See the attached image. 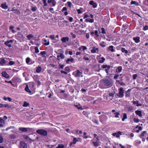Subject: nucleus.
<instances>
[{
  "instance_id": "30",
  "label": "nucleus",
  "mask_w": 148,
  "mask_h": 148,
  "mask_svg": "<svg viewBox=\"0 0 148 148\" xmlns=\"http://www.w3.org/2000/svg\"><path fill=\"white\" fill-rule=\"evenodd\" d=\"M27 38L29 40H30L31 38H34V36L33 35L30 34L27 35Z\"/></svg>"
},
{
  "instance_id": "60",
  "label": "nucleus",
  "mask_w": 148,
  "mask_h": 148,
  "mask_svg": "<svg viewBox=\"0 0 148 148\" xmlns=\"http://www.w3.org/2000/svg\"><path fill=\"white\" fill-rule=\"evenodd\" d=\"M71 36H72V37L73 38H76V35L73 34V33H71Z\"/></svg>"
},
{
  "instance_id": "6",
  "label": "nucleus",
  "mask_w": 148,
  "mask_h": 148,
  "mask_svg": "<svg viewBox=\"0 0 148 148\" xmlns=\"http://www.w3.org/2000/svg\"><path fill=\"white\" fill-rule=\"evenodd\" d=\"M13 40H8L5 42L4 44L8 47H11V44L13 42Z\"/></svg>"
},
{
  "instance_id": "11",
  "label": "nucleus",
  "mask_w": 148,
  "mask_h": 148,
  "mask_svg": "<svg viewBox=\"0 0 148 148\" xmlns=\"http://www.w3.org/2000/svg\"><path fill=\"white\" fill-rule=\"evenodd\" d=\"M64 56L63 54L62 53H60V55H57V59L59 60L61 59H63L64 58Z\"/></svg>"
},
{
  "instance_id": "55",
  "label": "nucleus",
  "mask_w": 148,
  "mask_h": 148,
  "mask_svg": "<svg viewBox=\"0 0 148 148\" xmlns=\"http://www.w3.org/2000/svg\"><path fill=\"white\" fill-rule=\"evenodd\" d=\"M15 12L18 14H21L20 12L17 9H16L15 10Z\"/></svg>"
},
{
  "instance_id": "18",
  "label": "nucleus",
  "mask_w": 148,
  "mask_h": 148,
  "mask_svg": "<svg viewBox=\"0 0 148 148\" xmlns=\"http://www.w3.org/2000/svg\"><path fill=\"white\" fill-rule=\"evenodd\" d=\"M99 49L98 48H96L93 47L92 49L91 50V52L92 53H96L97 51L98 52Z\"/></svg>"
},
{
  "instance_id": "63",
  "label": "nucleus",
  "mask_w": 148,
  "mask_h": 148,
  "mask_svg": "<svg viewBox=\"0 0 148 148\" xmlns=\"http://www.w3.org/2000/svg\"><path fill=\"white\" fill-rule=\"evenodd\" d=\"M3 140V138L2 137L0 136V143H1Z\"/></svg>"
},
{
  "instance_id": "52",
  "label": "nucleus",
  "mask_w": 148,
  "mask_h": 148,
  "mask_svg": "<svg viewBox=\"0 0 148 148\" xmlns=\"http://www.w3.org/2000/svg\"><path fill=\"white\" fill-rule=\"evenodd\" d=\"M30 59L29 58H27L26 59V62L27 64L30 61Z\"/></svg>"
},
{
  "instance_id": "12",
  "label": "nucleus",
  "mask_w": 148,
  "mask_h": 148,
  "mask_svg": "<svg viewBox=\"0 0 148 148\" xmlns=\"http://www.w3.org/2000/svg\"><path fill=\"white\" fill-rule=\"evenodd\" d=\"M121 132L120 131H118L113 134L112 135L114 136H116V138H119L120 135L121 134Z\"/></svg>"
},
{
  "instance_id": "13",
  "label": "nucleus",
  "mask_w": 148,
  "mask_h": 148,
  "mask_svg": "<svg viewBox=\"0 0 148 148\" xmlns=\"http://www.w3.org/2000/svg\"><path fill=\"white\" fill-rule=\"evenodd\" d=\"M2 76L7 78H9L10 76L5 71H3L2 73Z\"/></svg>"
},
{
  "instance_id": "24",
  "label": "nucleus",
  "mask_w": 148,
  "mask_h": 148,
  "mask_svg": "<svg viewBox=\"0 0 148 148\" xmlns=\"http://www.w3.org/2000/svg\"><path fill=\"white\" fill-rule=\"evenodd\" d=\"M122 70V67L121 66H119L117 69H116V71L118 73L121 72Z\"/></svg>"
},
{
  "instance_id": "23",
  "label": "nucleus",
  "mask_w": 148,
  "mask_h": 148,
  "mask_svg": "<svg viewBox=\"0 0 148 148\" xmlns=\"http://www.w3.org/2000/svg\"><path fill=\"white\" fill-rule=\"evenodd\" d=\"M1 7L3 9H6L8 8V6L6 5V3L2 4H1Z\"/></svg>"
},
{
  "instance_id": "32",
  "label": "nucleus",
  "mask_w": 148,
  "mask_h": 148,
  "mask_svg": "<svg viewBox=\"0 0 148 148\" xmlns=\"http://www.w3.org/2000/svg\"><path fill=\"white\" fill-rule=\"evenodd\" d=\"M25 90L29 93H31V91L29 89L28 86L27 85L26 86V87L25 88Z\"/></svg>"
},
{
  "instance_id": "43",
  "label": "nucleus",
  "mask_w": 148,
  "mask_h": 148,
  "mask_svg": "<svg viewBox=\"0 0 148 148\" xmlns=\"http://www.w3.org/2000/svg\"><path fill=\"white\" fill-rule=\"evenodd\" d=\"M110 67H111V66H109V67H108L105 70L107 74V75L108 74V72H109V69L110 68Z\"/></svg>"
},
{
  "instance_id": "36",
  "label": "nucleus",
  "mask_w": 148,
  "mask_h": 148,
  "mask_svg": "<svg viewBox=\"0 0 148 148\" xmlns=\"http://www.w3.org/2000/svg\"><path fill=\"white\" fill-rule=\"evenodd\" d=\"M121 51L122 52H125V53H127L128 52V51L126 50L124 48H122L121 49Z\"/></svg>"
},
{
  "instance_id": "50",
  "label": "nucleus",
  "mask_w": 148,
  "mask_h": 148,
  "mask_svg": "<svg viewBox=\"0 0 148 148\" xmlns=\"http://www.w3.org/2000/svg\"><path fill=\"white\" fill-rule=\"evenodd\" d=\"M94 34L95 35H96L97 37H98L99 36V35L98 34V32L97 30L95 31Z\"/></svg>"
},
{
  "instance_id": "38",
  "label": "nucleus",
  "mask_w": 148,
  "mask_h": 148,
  "mask_svg": "<svg viewBox=\"0 0 148 148\" xmlns=\"http://www.w3.org/2000/svg\"><path fill=\"white\" fill-rule=\"evenodd\" d=\"M3 107H4L5 108H11V106H10L7 104H3Z\"/></svg>"
},
{
  "instance_id": "10",
  "label": "nucleus",
  "mask_w": 148,
  "mask_h": 148,
  "mask_svg": "<svg viewBox=\"0 0 148 148\" xmlns=\"http://www.w3.org/2000/svg\"><path fill=\"white\" fill-rule=\"evenodd\" d=\"M61 40L63 42H68L69 40V38L68 37H64L62 38Z\"/></svg>"
},
{
  "instance_id": "37",
  "label": "nucleus",
  "mask_w": 148,
  "mask_h": 148,
  "mask_svg": "<svg viewBox=\"0 0 148 148\" xmlns=\"http://www.w3.org/2000/svg\"><path fill=\"white\" fill-rule=\"evenodd\" d=\"M29 104L26 101H24V104L23 105V107H26L29 106Z\"/></svg>"
},
{
  "instance_id": "29",
  "label": "nucleus",
  "mask_w": 148,
  "mask_h": 148,
  "mask_svg": "<svg viewBox=\"0 0 148 148\" xmlns=\"http://www.w3.org/2000/svg\"><path fill=\"white\" fill-rule=\"evenodd\" d=\"M131 3V4H134L138 6L139 5V3L137 2L134 1H132Z\"/></svg>"
},
{
  "instance_id": "39",
  "label": "nucleus",
  "mask_w": 148,
  "mask_h": 148,
  "mask_svg": "<svg viewBox=\"0 0 148 148\" xmlns=\"http://www.w3.org/2000/svg\"><path fill=\"white\" fill-rule=\"evenodd\" d=\"M78 141V140H77L76 138H74L73 140V144H75Z\"/></svg>"
},
{
  "instance_id": "54",
  "label": "nucleus",
  "mask_w": 148,
  "mask_h": 148,
  "mask_svg": "<svg viewBox=\"0 0 148 148\" xmlns=\"http://www.w3.org/2000/svg\"><path fill=\"white\" fill-rule=\"evenodd\" d=\"M52 3L53 5L54 6H55L56 4V2L55 0H53Z\"/></svg>"
},
{
  "instance_id": "21",
  "label": "nucleus",
  "mask_w": 148,
  "mask_h": 148,
  "mask_svg": "<svg viewBox=\"0 0 148 148\" xmlns=\"http://www.w3.org/2000/svg\"><path fill=\"white\" fill-rule=\"evenodd\" d=\"M6 61L3 59H0V64L3 65L5 63Z\"/></svg>"
},
{
  "instance_id": "2",
  "label": "nucleus",
  "mask_w": 148,
  "mask_h": 148,
  "mask_svg": "<svg viewBox=\"0 0 148 148\" xmlns=\"http://www.w3.org/2000/svg\"><path fill=\"white\" fill-rule=\"evenodd\" d=\"M36 132L37 133L42 136H46L47 135V132L44 130H38L36 131Z\"/></svg>"
},
{
  "instance_id": "56",
  "label": "nucleus",
  "mask_w": 148,
  "mask_h": 148,
  "mask_svg": "<svg viewBox=\"0 0 148 148\" xmlns=\"http://www.w3.org/2000/svg\"><path fill=\"white\" fill-rule=\"evenodd\" d=\"M110 66L107 65H103L102 66V67L103 69L107 68L108 67H109Z\"/></svg>"
},
{
  "instance_id": "46",
  "label": "nucleus",
  "mask_w": 148,
  "mask_h": 148,
  "mask_svg": "<svg viewBox=\"0 0 148 148\" xmlns=\"http://www.w3.org/2000/svg\"><path fill=\"white\" fill-rule=\"evenodd\" d=\"M37 10V8L36 6L33 7L32 8V10L33 12L36 11Z\"/></svg>"
},
{
  "instance_id": "8",
  "label": "nucleus",
  "mask_w": 148,
  "mask_h": 148,
  "mask_svg": "<svg viewBox=\"0 0 148 148\" xmlns=\"http://www.w3.org/2000/svg\"><path fill=\"white\" fill-rule=\"evenodd\" d=\"M89 4L91 5H92V7L93 8H96L97 6V4L94 3V2L93 1H90L89 2Z\"/></svg>"
},
{
  "instance_id": "49",
  "label": "nucleus",
  "mask_w": 148,
  "mask_h": 148,
  "mask_svg": "<svg viewBox=\"0 0 148 148\" xmlns=\"http://www.w3.org/2000/svg\"><path fill=\"white\" fill-rule=\"evenodd\" d=\"M101 33L103 34H105L106 33V32L105 31V30L103 28H102L101 29Z\"/></svg>"
},
{
  "instance_id": "33",
  "label": "nucleus",
  "mask_w": 148,
  "mask_h": 148,
  "mask_svg": "<svg viewBox=\"0 0 148 148\" xmlns=\"http://www.w3.org/2000/svg\"><path fill=\"white\" fill-rule=\"evenodd\" d=\"M64 146L63 144H60L56 148H64Z\"/></svg>"
},
{
  "instance_id": "22",
  "label": "nucleus",
  "mask_w": 148,
  "mask_h": 148,
  "mask_svg": "<svg viewBox=\"0 0 148 148\" xmlns=\"http://www.w3.org/2000/svg\"><path fill=\"white\" fill-rule=\"evenodd\" d=\"M105 117H106V119L105 120L106 121L107 119V118H106L107 116H105L103 115H102L99 116V118L100 119V121H103V119Z\"/></svg>"
},
{
  "instance_id": "14",
  "label": "nucleus",
  "mask_w": 148,
  "mask_h": 148,
  "mask_svg": "<svg viewBox=\"0 0 148 148\" xmlns=\"http://www.w3.org/2000/svg\"><path fill=\"white\" fill-rule=\"evenodd\" d=\"M29 128L20 127L19 128V130L23 132H27V129Z\"/></svg>"
},
{
  "instance_id": "59",
  "label": "nucleus",
  "mask_w": 148,
  "mask_h": 148,
  "mask_svg": "<svg viewBox=\"0 0 148 148\" xmlns=\"http://www.w3.org/2000/svg\"><path fill=\"white\" fill-rule=\"evenodd\" d=\"M137 75L136 74H134L133 75V78L134 79H136Z\"/></svg>"
},
{
  "instance_id": "26",
  "label": "nucleus",
  "mask_w": 148,
  "mask_h": 148,
  "mask_svg": "<svg viewBox=\"0 0 148 148\" xmlns=\"http://www.w3.org/2000/svg\"><path fill=\"white\" fill-rule=\"evenodd\" d=\"M11 139H15L17 138L15 134H10L9 136Z\"/></svg>"
},
{
  "instance_id": "20",
  "label": "nucleus",
  "mask_w": 148,
  "mask_h": 148,
  "mask_svg": "<svg viewBox=\"0 0 148 148\" xmlns=\"http://www.w3.org/2000/svg\"><path fill=\"white\" fill-rule=\"evenodd\" d=\"M135 113L138 115L140 117H142V114L141 111L139 110H136L135 112Z\"/></svg>"
},
{
  "instance_id": "42",
  "label": "nucleus",
  "mask_w": 148,
  "mask_h": 148,
  "mask_svg": "<svg viewBox=\"0 0 148 148\" xmlns=\"http://www.w3.org/2000/svg\"><path fill=\"white\" fill-rule=\"evenodd\" d=\"M102 60H100L99 61V62L100 63H103L105 60V58L104 57H102L101 58Z\"/></svg>"
},
{
  "instance_id": "5",
  "label": "nucleus",
  "mask_w": 148,
  "mask_h": 148,
  "mask_svg": "<svg viewBox=\"0 0 148 148\" xmlns=\"http://www.w3.org/2000/svg\"><path fill=\"white\" fill-rule=\"evenodd\" d=\"M75 74V77H79L82 74V73L80 72L78 70H77L73 73V75H74Z\"/></svg>"
},
{
  "instance_id": "44",
  "label": "nucleus",
  "mask_w": 148,
  "mask_h": 148,
  "mask_svg": "<svg viewBox=\"0 0 148 148\" xmlns=\"http://www.w3.org/2000/svg\"><path fill=\"white\" fill-rule=\"evenodd\" d=\"M35 53H38L39 52V51L38 49V47H36L35 48Z\"/></svg>"
},
{
  "instance_id": "1",
  "label": "nucleus",
  "mask_w": 148,
  "mask_h": 148,
  "mask_svg": "<svg viewBox=\"0 0 148 148\" xmlns=\"http://www.w3.org/2000/svg\"><path fill=\"white\" fill-rule=\"evenodd\" d=\"M103 81L105 84L108 87H110L112 86V82L111 80L106 79L103 80Z\"/></svg>"
},
{
  "instance_id": "25",
  "label": "nucleus",
  "mask_w": 148,
  "mask_h": 148,
  "mask_svg": "<svg viewBox=\"0 0 148 148\" xmlns=\"http://www.w3.org/2000/svg\"><path fill=\"white\" fill-rule=\"evenodd\" d=\"M74 106L75 107L77 108L78 109H80L81 110H82L83 108H82V107L81 106V105L79 104H77V105H75V104L74 105Z\"/></svg>"
},
{
  "instance_id": "27",
  "label": "nucleus",
  "mask_w": 148,
  "mask_h": 148,
  "mask_svg": "<svg viewBox=\"0 0 148 148\" xmlns=\"http://www.w3.org/2000/svg\"><path fill=\"white\" fill-rule=\"evenodd\" d=\"M73 60L74 59L73 58H68L66 61V63L68 64L70 62H72L73 61Z\"/></svg>"
},
{
  "instance_id": "34",
  "label": "nucleus",
  "mask_w": 148,
  "mask_h": 148,
  "mask_svg": "<svg viewBox=\"0 0 148 148\" xmlns=\"http://www.w3.org/2000/svg\"><path fill=\"white\" fill-rule=\"evenodd\" d=\"M41 70V68L40 66L37 67L36 69V72L38 73H40Z\"/></svg>"
},
{
  "instance_id": "61",
  "label": "nucleus",
  "mask_w": 148,
  "mask_h": 148,
  "mask_svg": "<svg viewBox=\"0 0 148 148\" xmlns=\"http://www.w3.org/2000/svg\"><path fill=\"white\" fill-rule=\"evenodd\" d=\"M104 43V42H103L102 43H101L100 44V45L102 47H105V45L103 44Z\"/></svg>"
},
{
  "instance_id": "64",
  "label": "nucleus",
  "mask_w": 148,
  "mask_h": 148,
  "mask_svg": "<svg viewBox=\"0 0 148 148\" xmlns=\"http://www.w3.org/2000/svg\"><path fill=\"white\" fill-rule=\"evenodd\" d=\"M67 4H68V6L69 7H71V2H70V1H69L67 2Z\"/></svg>"
},
{
  "instance_id": "3",
  "label": "nucleus",
  "mask_w": 148,
  "mask_h": 148,
  "mask_svg": "<svg viewBox=\"0 0 148 148\" xmlns=\"http://www.w3.org/2000/svg\"><path fill=\"white\" fill-rule=\"evenodd\" d=\"M16 38L20 42H21L24 41V37L20 32H18L16 36Z\"/></svg>"
},
{
  "instance_id": "9",
  "label": "nucleus",
  "mask_w": 148,
  "mask_h": 148,
  "mask_svg": "<svg viewBox=\"0 0 148 148\" xmlns=\"http://www.w3.org/2000/svg\"><path fill=\"white\" fill-rule=\"evenodd\" d=\"M147 132L145 131H144L139 136L140 138H142L143 137H146L147 136Z\"/></svg>"
},
{
  "instance_id": "40",
  "label": "nucleus",
  "mask_w": 148,
  "mask_h": 148,
  "mask_svg": "<svg viewBox=\"0 0 148 148\" xmlns=\"http://www.w3.org/2000/svg\"><path fill=\"white\" fill-rule=\"evenodd\" d=\"M93 143L94 144V145L95 147H97L99 145V143L98 141H97L96 142H93Z\"/></svg>"
},
{
  "instance_id": "28",
  "label": "nucleus",
  "mask_w": 148,
  "mask_h": 148,
  "mask_svg": "<svg viewBox=\"0 0 148 148\" xmlns=\"http://www.w3.org/2000/svg\"><path fill=\"white\" fill-rule=\"evenodd\" d=\"M108 49H109L112 52H113L114 51V47L113 46L111 45L109 47Z\"/></svg>"
},
{
  "instance_id": "62",
  "label": "nucleus",
  "mask_w": 148,
  "mask_h": 148,
  "mask_svg": "<svg viewBox=\"0 0 148 148\" xmlns=\"http://www.w3.org/2000/svg\"><path fill=\"white\" fill-rule=\"evenodd\" d=\"M49 38L51 40H53L54 38V35H50L49 36Z\"/></svg>"
},
{
  "instance_id": "17",
  "label": "nucleus",
  "mask_w": 148,
  "mask_h": 148,
  "mask_svg": "<svg viewBox=\"0 0 148 148\" xmlns=\"http://www.w3.org/2000/svg\"><path fill=\"white\" fill-rule=\"evenodd\" d=\"M140 37L137 36L136 37L133 38V40L136 43H138L140 42Z\"/></svg>"
},
{
  "instance_id": "41",
  "label": "nucleus",
  "mask_w": 148,
  "mask_h": 148,
  "mask_svg": "<svg viewBox=\"0 0 148 148\" xmlns=\"http://www.w3.org/2000/svg\"><path fill=\"white\" fill-rule=\"evenodd\" d=\"M133 120L134 121V122L135 123H138L140 121V120L138 119H136V118H134L133 119Z\"/></svg>"
},
{
  "instance_id": "45",
  "label": "nucleus",
  "mask_w": 148,
  "mask_h": 148,
  "mask_svg": "<svg viewBox=\"0 0 148 148\" xmlns=\"http://www.w3.org/2000/svg\"><path fill=\"white\" fill-rule=\"evenodd\" d=\"M82 8H81L80 9H78L77 10V12L78 14H80L81 13H82V12L81 11V10H82Z\"/></svg>"
},
{
  "instance_id": "7",
  "label": "nucleus",
  "mask_w": 148,
  "mask_h": 148,
  "mask_svg": "<svg viewBox=\"0 0 148 148\" xmlns=\"http://www.w3.org/2000/svg\"><path fill=\"white\" fill-rule=\"evenodd\" d=\"M20 148H27V146L26 144L23 142H21L19 145Z\"/></svg>"
},
{
  "instance_id": "19",
  "label": "nucleus",
  "mask_w": 148,
  "mask_h": 148,
  "mask_svg": "<svg viewBox=\"0 0 148 148\" xmlns=\"http://www.w3.org/2000/svg\"><path fill=\"white\" fill-rule=\"evenodd\" d=\"M94 21V19H90V18L86 19L85 21L86 22H89L90 23H92Z\"/></svg>"
},
{
  "instance_id": "16",
  "label": "nucleus",
  "mask_w": 148,
  "mask_h": 148,
  "mask_svg": "<svg viewBox=\"0 0 148 148\" xmlns=\"http://www.w3.org/2000/svg\"><path fill=\"white\" fill-rule=\"evenodd\" d=\"M131 91V89H129L125 93V97H130V92Z\"/></svg>"
},
{
  "instance_id": "51",
  "label": "nucleus",
  "mask_w": 148,
  "mask_h": 148,
  "mask_svg": "<svg viewBox=\"0 0 148 148\" xmlns=\"http://www.w3.org/2000/svg\"><path fill=\"white\" fill-rule=\"evenodd\" d=\"M44 4V6H46L47 5V3L46 2V0H42Z\"/></svg>"
},
{
  "instance_id": "4",
  "label": "nucleus",
  "mask_w": 148,
  "mask_h": 148,
  "mask_svg": "<svg viewBox=\"0 0 148 148\" xmlns=\"http://www.w3.org/2000/svg\"><path fill=\"white\" fill-rule=\"evenodd\" d=\"M124 90L122 88H121L119 89V95L118 96L119 97L122 98L124 96Z\"/></svg>"
},
{
  "instance_id": "35",
  "label": "nucleus",
  "mask_w": 148,
  "mask_h": 148,
  "mask_svg": "<svg viewBox=\"0 0 148 148\" xmlns=\"http://www.w3.org/2000/svg\"><path fill=\"white\" fill-rule=\"evenodd\" d=\"M115 118H119L120 113L118 112H115L114 113Z\"/></svg>"
},
{
  "instance_id": "53",
  "label": "nucleus",
  "mask_w": 148,
  "mask_h": 148,
  "mask_svg": "<svg viewBox=\"0 0 148 148\" xmlns=\"http://www.w3.org/2000/svg\"><path fill=\"white\" fill-rule=\"evenodd\" d=\"M45 42V43L44 45H47L49 44V41L47 42V40H44Z\"/></svg>"
},
{
  "instance_id": "31",
  "label": "nucleus",
  "mask_w": 148,
  "mask_h": 148,
  "mask_svg": "<svg viewBox=\"0 0 148 148\" xmlns=\"http://www.w3.org/2000/svg\"><path fill=\"white\" fill-rule=\"evenodd\" d=\"M127 119V115L126 113H124L123 114V117L122 119L123 121H125V119Z\"/></svg>"
},
{
  "instance_id": "58",
  "label": "nucleus",
  "mask_w": 148,
  "mask_h": 148,
  "mask_svg": "<svg viewBox=\"0 0 148 148\" xmlns=\"http://www.w3.org/2000/svg\"><path fill=\"white\" fill-rule=\"evenodd\" d=\"M59 66L60 68L62 69L63 68L64 66V65L63 64L61 65L60 64H59Z\"/></svg>"
},
{
  "instance_id": "47",
  "label": "nucleus",
  "mask_w": 148,
  "mask_h": 148,
  "mask_svg": "<svg viewBox=\"0 0 148 148\" xmlns=\"http://www.w3.org/2000/svg\"><path fill=\"white\" fill-rule=\"evenodd\" d=\"M15 64V62L12 61H10L9 62V64L10 65H13Z\"/></svg>"
},
{
  "instance_id": "57",
  "label": "nucleus",
  "mask_w": 148,
  "mask_h": 148,
  "mask_svg": "<svg viewBox=\"0 0 148 148\" xmlns=\"http://www.w3.org/2000/svg\"><path fill=\"white\" fill-rule=\"evenodd\" d=\"M148 29V26L146 25L144 27L143 30H147Z\"/></svg>"
},
{
  "instance_id": "48",
  "label": "nucleus",
  "mask_w": 148,
  "mask_h": 148,
  "mask_svg": "<svg viewBox=\"0 0 148 148\" xmlns=\"http://www.w3.org/2000/svg\"><path fill=\"white\" fill-rule=\"evenodd\" d=\"M40 54L43 57H45V55L46 54V52L45 51H41Z\"/></svg>"
},
{
  "instance_id": "15",
  "label": "nucleus",
  "mask_w": 148,
  "mask_h": 148,
  "mask_svg": "<svg viewBox=\"0 0 148 148\" xmlns=\"http://www.w3.org/2000/svg\"><path fill=\"white\" fill-rule=\"evenodd\" d=\"M5 123L4 120L0 118V127H3L5 125Z\"/></svg>"
}]
</instances>
